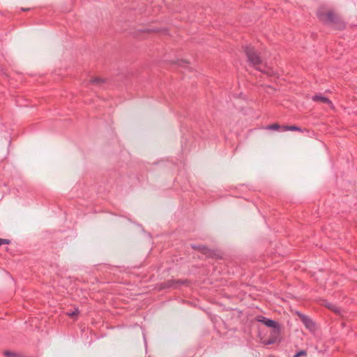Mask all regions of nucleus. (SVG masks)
I'll list each match as a JSON object with an SVG mask.
<instances>
[{
    "instance_id": "nucleus-5",
    "label": "nucleus",
    "mask_w": 357,
    "mask_h": 357,
    "mask_svg": "<svg viewBox=\"0 0 357 357\" xmlns=\"http://www.w3.org/2000/svg\"><path fill=\"white\" fill-rule=\"evenodd\" d=\"M312 99L314 102H323L324 104L329 105L331 107H333L331 100H330L326 97L322 96L321 95H315L312 97Z\"/></svg>"
},
{
    "instance_id": "nucleus-10",
    "label": "nucleus",
    "mask_w": 357,
    "mask_h": 357,
    "mask_svg": "<svg viewBox=\"0 0 357 357\" xmlns=\"http://www.w3.org/2000/svg\"><path fill=\"white\" fill-rule=\"evenodd\" d=\"M79 314V310L78 308H75L73 311H68L66 312V314L70 317H74L77 316Z\"/></svg>"
},
{
    "instance_id": "nucleus-14",
    "label": "nucleus",
    "mask_w": 357,
    "mask_h": 357,
    "mask_svg": "<svg viewBox=\"0 0 357 357\" xmlns=\"http://www.w3.org/2000/svg\"><path fill=\"white\" fill-rule=\"evenodd\" d=\"M328 307L329 308H331V309H332L333 310H334L335 312H339V310H338L336 307H335V306H329V305H328Z\"/></svg>"
},
{
    "instance_id": "nucleus-6",
    "label": "nucleus",
    "mask_w": 357,
    "mask_h": 357,
    "mask_svg": "<svg viewBox=\"0 0 357 357\" xmlns=\"http://www.w3.org/2000/svg\"><path fill=\"white\" fill-rule=\"evenodd\" d=\"M282 130L283 131H299L302 132V129L296 126H283L282 127Z\"/></svg>"
},
{
    "instance_id": "nucleus-3",
    "label": "nucleus",
    "mask_w": 357,
    "mask_h": 357,
    "mask_svg": "<svg viewBox=\"0 0 357 357\" xmlns=\"http://www.w3.org/2000/svg\"><path fill=\"white\" fill-rule=\"evenodd\" d=\"M243 49L249 62L257 70L268 76H273L275 75L274 71L271 68L266 66H260L261 60L258 54H257L252 47L245 46Z\"/></svg>"
},
{
    "instance_id": "nucleus-11",
    "label": "nucleus",
    "mask_w": 357,
    "mask_h": 357,
    "mask_svg": "<svg viewBox=\"0 0 357 357\" xmlns=\"http://www.w3.org/2000/svg\"><path fill=\"white\" fill-rule=\"evenodd\" d=\"M101 82V79L98 77L91 78L89 80V83L91 84H99Z\"/></svg>"
},
{
    "instance_id": "nucleus-12",
    "label": "nucleus",
    "mask_w": 357,
    "mask_h": 357,
    "mask_svg": "<svg viewBox=\"0 0 357 357\" xmlns=\"http://www.w3.org/2000/svg\"><path fill=\"white\" fill-rule=\"evenodd\" d=\"M307 355V353L305 351H300L298 353H296L294 357H300V356H305Z\"/></svg>"
},
{
    "instance_id": "nucleus-1",
    "label": "nucleus",
    "mask_w": 357,
    "mask_h": 357,
    "mask_svg": "<svg viewBox=\"0 0 357 357\" xmlns=\"http://www.w3.org/2000/svg\"><path fill=\"white\" fill-rule=\"evenodd\" d=\"M317 16L321 22L330 24L337 29H341L344 27L340 17L333 10L328 7H320L317 10Z\"/></svg>"
},
{
    "instance_id": "nucleus-9",
    "label": "nucleus",
    "mask_w": 357,
    "mask_h": 357,
    "mask_svg": "<svg viewBox=\"0 0 357 357\" xmlns=\"http://www.w3.org/2000/svg\"><path fill=\"white\" fill-rule=\"evenodd\" d=\"M303 321L305 323L307 328H308L310 329H312L314 328V324L310 319H307V317H304Z\"/></svg>"
},
{
    "instance_id": "nucleus-2",
    "label": "nucleus",
    "mask_w": 357,
    "mask_h": 357,
    "mask_svg": "<svg viewBox=\"0 0 357 357\" xmlns=\"http://www.w3.org/2000/svg\"><path fill=\"white\" fill-rule=\"evenodd\" d=\"M317 16L321 22L330 24L337 29H341L344 27L340 17L333 10L328 7H320L317 10Z\"/></svg>"
},
{
    "instance_id": "nucleus-13",
    "label": "nucleus",
    "mask_w": 357,
    "mask_h": 357,
    "mask_svg": "<svg viewBox=\"0 0 357 357\" xmlns=\"http://www.w3.org/2000/svg\"><path fill=\"white\" fill-rule=\"evenodd\" d=\"M10 241L8 239L0 238V246L4 244H9Z\"/></svg>"
},
{
    "instance_id": "nucleus-4",
    "label": "nucleus",
    "mask_w": 357,
    "mask_h": 357,
    "mask_svg": "<svg viewBox=\"0 0 357 357\" xmlns=\"http://www.w3.org/2000/svg\"><path fill=\"white\" fill-rule=\"evenodd\" d=\"M259 321L262 322L266 326L273 328V333L275 335H279V333H280V327H279L278 324L276 321H273L272 319H267L266 317H262V319H259Z\"/></svg>"
},
{
    "instance_id": "nucleus-8",
    "label": "nucleus",
    "mask_w": 357,
    "mask_h": 357,
    "mask_svg": "<svg viewBox=\"0 0 357 357\" xmlns=\"http://www.w3.org/2000/svg\"><path fill=\"white\" fill-rule=\"evenodd\" d=\"M3 355L6 357H22L21 354L10 351H4Z\"/></svg>"
},
{
    "instance_id": "nucleus-7",
    "label": "nucleus",
    "mask_w": 357,
    "mask_h": 357,
    "mask_svg": "<svg viewBox=\"0 0 357 357\" xmlns=\"http://www.w3.org/2000/svg\"><path fill=\"white\" fill-rule=\"evenodd\" d=\"M282 126H280L278 123H273L266 126L264 129L269 130H279L280 129H282Z\"/></svg>"
}]
</instances>
